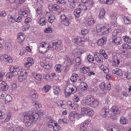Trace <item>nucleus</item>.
Listing matches in <instances>:
<instances>
[{"instance_id": "1", "label": "nucleus", "mask_w": 131, "mask_h": 131, "mask_svg": "<svg viewBox=\"0 0 131 131\" xmlns=\"http://www.w3.org/2000/svg\"><path fill=\"white\" fill-rule=\"evenodd\" d=\"M34 122L33 119L31 118L30 114L26 113L24 114V122L26 126L28 127L30 126Z\"/></svg>"}, {"instance_id": "2", "label": "nucleus", "mask_w": 131, "mask_h": 131, "mask_svg": "<svg viewBox=\"0 0 131 131\" xmlns=\"http://www.w3.org/2000/svg\"><path fill=\"white\" fill-rule=\"evenodd\" d=\"M97 31L100 33V34L103 35L107 34L108 32L112 31L110 27L109 29L108 27L107 28L106 26H98L96 27Z\"/></svg>"}, {"instance_id": "3", "label": "nucleus", "mask_w": 131, "mask_h": 131, "mask_svg": "<svg viewBox=\"0 0 131 131\" xmlns=\"http://www.w3.org/2000/svg\"><path fill=\"white\" fill-rule=\"evenodd\" d=\"M8 61L10 63L12 62V60L10 57L5 54L1 56V62L2 64H6Z\"/></svg>"}, {"instance_id": "4", "label": "nucleus", "mask_w": 131, "mask_h": 131, "mask_svg": "<svg viewBox=\"0 0 131 131\" xmlns=\"http://www.w3.org/2000/svg\"><path fill=\"white\" fill-rule=\"evenodd\" d=\"M61 23L67 26H68L69 24V21L68 18L64 15H61L60 16Z\"/></svg>"}, {"instance_id": "5", "label": "nucleus", "mask_w": 131, "mask_h": 131, "mask_svg": "<svg viewBox=\"0 0 131 131\" xmlns=\"http://www.w3.org/2000/svg\"><path fill=\"white\" fill-rule=\"evenodd\" d=\"M61 23L67 26H68L69 24V21L68 18L64 15H61L60 16Z\"/></svg>"}, {"instance_id": "6", "label": "nucleus", "mask_w": 131, "mask_h": 131, "mask_svg": "<svg viewBox=\"0 0 131 131\" xmlns=\"http://www.w3.org/2000/svg\"><path fill=\"white\" fill-rule=\"evenodd\" d=\"M73 86V85L71 84L67 86L64 89V93L66 96H69L71 94V87Z\"/></svg>"}, {"instance_id": "7", "label": "nucleus", "mask_w": 131, "mask_h": 131, "mask_svg": "<svg viewBox=\"0 0 131 131\" xmlns=\"http://www.w3.org/2000/svg\"><path fill=\"white\" fill-rule=\"evenodd\" d=\"M99 104V103L97 100L94 99L87 104L89 105L91 107L95 108L98 106Z\"/></svg>"}, {"instance_id": "8", "label": "nucleus", "mask_w": 131, "mask_h": 131, "mask_svg": "<svg viewBox=\"0 0 131 131\" xmlns=\"http://www.w3.org/2000/svg\"><path fill=\"white\" fill-rule=\"evenodd\" d=\"M82 116L81 114L80 115L79 114H78L76 112L73 111L70 113L69 117H70L71 118H75L77 117H81Z\"/></svg>"}, {"instance_id": "9", "label": "nucleus", "mask_w": 131, "mask_h": 131, "mask_svg": "<svg viewBox=\"0 0 131 131\" xmlns=\"http://www.w3.org/2000/svg\"><path fill=\"white\" fill-rule=\"evenodd\" d=\"M106 38L104 37L98 40L97 43L98 45L102 46L106 43Z\"/></svg>"}, {"instance_id": "10", "label": "nucleus", "mask_w": 131, "mask_h": 131, "mask_svg": "<svg viewBox=\"0 0 131 131\" xmlns=\"http://www.w3.org/2000/svg\"><path fill=\"white\" fill-rule=\"evenodd\" d=\"M31 115V118L33 119L34 121H37L39 117V115L36 111H34Z\"/></svg>"}, {"instance_id": "11", "label": "nucleus", "mask_w": 131, "mask_h": 131, "mask_svg": "<svg viewBox=\"0 0 131 131\" xmlns=\"http://www.w3.org/2000/svg\"><path fill=\"white\" fill-rule=\"evenodd\" d=\"M111 110L114 114L118 115L119 114L120 111L118 109V107L116 106H113L111 109Z\"/></svg>"}, {"instance_id": "12", "label": "nucleus", "mask_w": 131, "mask_h": 131, "mask_svg": "<svg viewBox=\"0 0 131 131\" xmlns=\"http://www.w3.org/2000/svg\"><path fill=\"white\" fill-rule=\"evenodd\" d=\"M110 110L109 109L106 107H104L101 110V114L103 115V117H105L108 114Z\"/></svg>"}, {"instance_id": "13", "label": "nucleus", "mask_w": 131, "mask_h": 131, "mask_svg": "<svg viewBox=\"0 0 131 131\" xmlns=\"http://www.w3.org/2000/svg\"><path fill=\"white\" fill-rule=\"evenodd\" d=\"M8 86L7 85V84L4 82L3 81L1 84V89L2 90L5 91L8 89Z\"/></svg>"}, {"instance_id": "14", "label": "nucleus", "mask_w": 131, "mask_h": 131, "mask_svg": "<svg viewBox=\"0 0 131 131\" xmlns=\"http://www.w3.org/2000/svg\"><path fill=\"white\" fill-rule=\"evenodd\" d=\"M60 46V44L58 42H53L50 43V48H52V49L55 50L57 47H58Z\"/></svg>"}, {"instance_id": "15", "label": "nucleus", "mask_w": 131, "mask_h": 131, "mask_svg": "<svg viewBox=\"0 0 131 131\" xmlns=\"http://www.w3.org/2000/svg\"><path fill=\"white\" fill-rule=\"evenodd\" d=\"M9 131H23L22 128L19 127H10L8 129Z\"/></svg>"}, {"instance_id": "16", "label": "nucleus", "mask_w": 131, "mask_h": 131, "mask_svg": "<svg viewBox=\"0 0 131 131\" xmlns=\"http://www.w3.org/2000/svg\"><path fill=\"white\" fill-rule=\"evenodd\" d=\"M25 35L21 32L18 33V39L19 40V41L22 42L25 39Z\"/></svg>"}, {"instance_id": "17", "label": "nucleus", "mask_w": 131, "mask_h": 131, "mask_svg": "<svg viewBox=\"0 0 131 131\" xmlns=\"http://www.w3.org/2000/svg\"><path fill=\"white\" fill-rule=\"evenodd\" d=\"M46 46H44L43 44H40V45L38 47V51L40 53H44V51H45L46 48Z\"/></svg>"}, {"instance_id": "18", "label": "nucleus", "mask_w": 131, "mask_h": 131, "mask_svg": "<svg viewBox=\"0 0 131 131\" xmlns=\"http://www.w3.org/2000/svg\"><path fill=\"white\" fill-rule=\"evenodd\" d=\"M88 88V86L86 83L83 82L81 83L80 88L82 90H86Z\"/></svg>"}, {"instance_id": "19", "label": "nucleus", "mask_w": 131, "mask_h": 131, "mask_svg": "<svg viewBox=\"0 0 131 131\" xmlns=\"http://www.w3.org/2000/svg\"><path fill=\"white\" fill-rule=\"evenodd\" d=\"M88 22L89 25L91 27L93 26L95 22L94 19L92 17L88 18Z\"/></svg>"}, {"instance_id": "20", "label": "nucleus", "mask_w": 131, "mask_h": 131, "mask_svg": "<svg viewBox=\"0 0 131 131\" xmlns=\"http://www.w3.org/2000/svg\"><path fill=\"white\" fill-rule=\"evenodd\" d=\"M51 7L52 9L55 10L57 11H58L60 7L57 4H54L53 5H49V7Z\"/></svg>"}, {"instance_id": "21", "label": "nucleus", "mask_w": 131, "mask_h": 131, "mask_svg": "<svg viewBox=\"0 0 131 131\" xmlns=\"http://www.w3.org/2000/svg\"><path fill=\"white\" fill-rule=\"evenodd\" d=\"M94 99L93 96L90 95H88L86 97V100L85 101L86 103L87 104Z\"/></svg>"}, {"instance_id": "22", "label": "nucleus", "mask_w": 131, "mask_h": 131, "mask_svg": "<svg viewBox=\"0 0 131 131\" xmlns=\"http://www.w3.org/2000/svg\"><path fill=\"white\" fill-rule=\"evenodd\" d=\"M81 9L80 8H77L74 12V14L75 16L77 18H79L80 16V14L81 13Z\"/></svg>"}, {"instance_id": "23", "label": "nucleus", "mask_w": 131, "mask_h": 131, "mask_svg": "<svg viewBox=\"0 0 131 131\" xmlns=\"http://www.w3.org/2000/svg\"><path fill=\"white\" fill-rule=\"evenodd\" d=\"M3 45L5 44V46L6 47V48L7 50H10L12 48L11 43L10 42H5L3 41Z\"/></svg>"}, {"instance_id": "24", "label": "nucleus", "mask_w": 131, "mask_h": 131, "mask_svg": "<svg viewBox=\"0 0 131 131\" xmlns=\"http://www.w3.org/2000/svg\"><path fill=\"white\" fill-rule=\"evenodd\" d=\"M21 75L18 77L19 80L20 82H23L27 78V75H23V73L22 74H20Z\"/></svg>"}, {"instance_id": "25", "label": "nucleus", "mask_w": 131, "mask_h": 131, "mask_svg": "<svg viewBox=\"0 0 131 131\" xmlns=\"http://www.w3.org/2000/svg\"><path fill=\"white\" fill-rule=\"evenodd\" d=\"M121 39L120 37H117L113 40V42H114L117 45H120L122 43V41H121Z\"/></svg>"}, {"instance_id": "26", "label": "nucleus", "mask_w": 131, "mask_h": 131, "mask_svg": "<svg viewBox=\"0 0 131 131\" xmlns=\"http://www.w3.org/2000/svg\"><path fill=\"white\" fill-rule=\"evenodd\" d=\"M78 77V75L76 73H74L72 75L71 78L70 80L73 82H75L77 80V78Z\"/></svg>"}, {"instance_id": "27", "label": "nucleus", "mask_w": 131, "mask_h": 131, "mask_svg": "<svg viewBox=\"0 0 131 131\" xmlns=\"http://www.w3.org/2000/svg\"><path fill=\"white\" fill-rule=\"evenodd\" d=\"M54 93L55 94H58L60 91L59 87L57 86H54L53 87Z\"/></svg>"}, {"instance_id": "28", "label": "nucleus", "mask_w": 131, "mask_h": 131, "mask_svg": "<svg viewBox=\"0 0 131 131\" xmlns=\"http://www.w3.org/2000/svg\"><path fill=\"white\" fill-rule=\"evenodd\" d=\"M54 126L53 129L55 131H58L60 129V127L59 126L58 124H57V123H54Z\"/></svg>"}, {"instance_id": "29", "label": "nucleus", "mask_w": 131, "mask_h": 131, "mask_svg": "<svg viewBox=\"0 0 131 131\" xmlns=\"http://www.w3.org/2000/svg\"><path fill=\"white\" fill-rule=\"evenodd\" d=\"M33 77L38 80L40 81L41 79L42 75L40 74H37V73H35L34 74Z\"/></svg>"}, {"instance_id": "30", "label": "nucleus", "mask_w": 131, "mask_h": 131, "mask_svg": "<svg viewBox=\"0 0 131 131\" xmlns=\"http://www.w3.org/2000/svg\"><path fill=\"white\" fill-rule=\"evenodd\" d=\"M120 123L122 124H125L128 123V120L123 117H122L120 119Z\"/></svg>"}, {"instance_id": "31", "label": "nucleus", "mask_w": 131, "mask_h": 131, "mask_svg": "<svg viewBox=\"0 0 131 131\" xmlns=\"http://www.w3.org/2000/svg\"><path fill=\"white\" fill-rule=\"evenodd\" d=\"M105 13V11L104 9H103L102 10L100 11V13L99 15V17L100 19H102L103 18Z\"/></svg>"}, {"instance_id": "32", "label": "nucleus", "mask_w": 131, "mask_h": 131, "mask_svg": "<svg viewBox=\"0 0 131 131\" xmlns=\"http://www.w3.org/2000/svg\"><path fill=\"white\" fill-rule=\"evenodd\" d=\"M100 1L104 4H109L111 3H112L113 0H100Z\"/></svg>"}, {"instance_id": "33", "label": "nucleus", "mask_w": 131, "mask_h": 131, "mask_svg": "<svg viewBox=\"0 0 131 131\" xmlns=\"http://www.w3.org/2000/svg\"><path fill=\"white\" fill-rule=\"evenodd\" d=\"M123 39L126 42L131 43V39L128 37L125 36L123 37Z\"/></svg>"}, {"instance_id": "34", "label": "nucleus", "mask_w": 131, "mask_h": 131, "mask_svg": "<svg viewBox=\"0 0 131 131\" xmlns=\"http://www.w3.org/2000/svg\"><path fill=\"white\" fill-rule=\"evenodd\" d=\"M89 108V107H83L81 108V111L82 113L86 115Z\"/></svg>"}, {"instance_id": "35", "label": "nucleus", "mask_w": 131, "mask_h": 131, "mask_svg": "<svg viewBox=\"0 0 131 131\" xmlns=\"http://www.w3.org/2000/svg\"><path fill=\"white\" fill-rule=\"evenodd\" d=\"M124 75L125 77L128 79H129L131 78V73L128 71L125 72Z\"/></svg>"}, {"instance_id": "36", "label": "nucleus", "mask_w": 131, "mask_h": 131, "mask_svg": "<svg viewBox=\"0 0 131 131\" xmlns=\"http://www.w3.org/2000/svg\"><path fill=\"white\" fill-rule=\"evenodd\" d=\"M15 75H16V74H14V73L9 72L7 74L6 76L8 78L10 79L14 77Z\"/></svg>"}, {"instance_id": "37", "label": "nucleus", "mask_w": 131, "mask_h": 131, "mask_svg": "<svg viewBox=\"0 0 131 131\" xmlns=\"http://www.w3.org/2000/svg\"><path fill=\"white\" fill-rule=\"evenodd\" d=\"M8 20L10 22L14 23L15 21V18H13L10 16H8Z\"/></svg>"}, {"instance_id": "38", "label": "nucleus", "mask_w": 131, "mask_h": 131, "mask_svg": "<svg viewBox=\"0 0 131 131\" xmlns=\"http://www.w3.org/2000/svg\"><path fill=\"white\" fill-rule=\"evenodd\" d=\"M87 59L89 62H90L91 63L93 62L94 61V58L93 56L89 55L88 56Z\"/></svg>"}, {"instance_id": "39", "label": "nucleus", "mask_w": 131, "mask_h": 131, "mask_svg": "<svg viewBox=\"0 0 131 131\" xmlns=\"http://www.w3.org/2000/svg\"><path fill=\"white\" fill-rule=\"evenodd\" d=\"M57 3L60 5H64L66 4L65 1L64 0H57Z\"/></svg>"}, {"instance_id": "40", "label": "nucleus", "mask_w": 131, "mask_h": 131, "mask_svg": "<svg viewBox=\"0 0 131 131\" xmlns=\"http://www.w3.org/2000/svg\"><path fill=\"white\" fill-rule=\"evenodd\" d=\"M89 32L88 30L86 29H83L81 30V33L84 36H85Z\"/></svg>"}, {"instance_id": "41", "label": "nucleus", "mask_w": 131, "mask_h": 131, "mask_svg": "<svg viewBox=\"0 0 131 131\" xmlns=\"http://www.w3.org/2000/svg\"><path fill=\"white\" fill-rule=\"evenodd\" d=\"M72 41L75 43L78 44V43L81 42V39L80 38H74L73 39Z\"/></svg>"}, {"instance_id": "42", "label": "nucleus", "mask_w": 131, "mask_h": 131, "mask_svg": "<svg viewBox=\"0 0 131 131\" xmlns=\"http://www.w3.org/2000/svg\"><path fill=\"white\" fill-rule=\"evenodd\" d=\"M77 91L76 88L73 85V86L71 87V94L75 93Z\"/></svg>"}, {"instance_id": "43", "label": "nucleus", "mask_w": 131, "mask_h": 131, "mask_svg": "<svg viewBox=\"0 0 131 131\" xmlns=\"http://www.w3.org/2000/svg\"><path fill=\"white\" fill-rule=\"evenodd\" d=\"M116 74L117 75H119L121 76L122 75V71L119 69L116 68Z\"/></svg>"}, {"instance_id": "44", "label": "nucleus", "mask_w": 131, "mask_h": 131, "mask_svg": "<svg viewBox=\"0 0 131 131\" xmlns=\"http://www.w3.org/2000/svg\"><path fill=\"white\" fill-rule=\"evenodd\" d=\"M6 96L5 95L3 94H2V95H1V101L2 102H6Z\"/></svg>"}, {"instance_id": "45", "label": "nucleus", "mask_w": 131, "mask_h": 131, "mask_svg": "<svg viewBox=\"0 0 131 131\" xmlns=\"http://www.w3.org/2000/svg\"><path fill=\"white\" fill-rule=\"evenodd\" d=\"M65 59V60L67 61V62L69 63L68 64H69V65L71 66L72 62L71 59H70L67 56H66Z\"/></svg>"}, {"instance_id": "46", "label": "nucleus", "mask_w": 131, "mask_h": 131, "mask_svg": "<svg viewBox=\"0 0 131 131\" xmlns=\"http://www.w3.org/2000/svg\"><path fill=\"white\" fill-rule=\"evenodd\" d=\"M103 67V70L104 73H107L109 72V70L106 67H104L103 65H102L101 66V67Z\"/></svg>"}, {"instance_id": "47", "label": "nucleus", "mask_w": 131, "mask_h": 131, "mask_svg": "<svg viewBox=\"0 0 131 131\" xmlns=\"http://www.w3.org/2000/svg\"><path fill=\"white\" fill-rule=\"evenodd\" d=\"M75 60L77 65H80L81 63L80 57H78Z\"/></svg>"}, {"instance_id": "48", "label": "nucleus", "mask_w": 131, "mask_h": 131, "mask_svg": "<svg viewBox=\"0 0 131 131\" xmlns=\"http://www.w3.org/2000/svg\"><path fill=\"white\" fill-rule=\"evenodd\" d=\"M120 62L119 60H114L113 62V64L114 66H117L118 65Z\"/></svg>"}, {"instance_id": "49", "label": "nucleus", "mask_w": 131, "mask_h": 131, "mask_svg": "<svg viewBox=\"0 0 131 131\" xmlns=\"http://www.w3.org/2000/svg\"><path fill=\"white\" fill-rule=\"evenodd\" d=\"M15 73L16 72L17 73V74L18 75H20L19 74H22L23 73V71H20V70H19V68H17L16 69L15 68Z\"/></svg>"}, {"instance_id": "50", "label": "nucleus", "mask_w": 131, "mask_h": 131, "mask_svg": "<svg viewBox=\"0 0 131 131\" xmlns=\"http://www.w3.org/2000/svg\"><path fill=\"white\" fill-rule=\"evenodd\" d=\"M55 17L53 16H49L48 17V21L51 23H52L54 21Z\"/></svg>"}, {"instance_id": "51", "label": "nucleus", "mask_w": 131, "mask_h": 131, "mask_svg": "<svg viewBox=\"0 0 131 131\" xmlns=\"http://www.w3.org/2000/svg\"><path fill=\"white\" fill-rule=\"evenodd\" d=\"M61 67V65L60 64H58V66L56 68V71L58 73L60 72L61 71V70L60 69V68Z\"/></svg>"}, {"instance_id": "52", "label": "nucleus", "mask_w": 131, "mask_h": 131, "mask_svg": "<svg viewBox=\"0 0 131 131\" xmlns=\"http://www.w3.org/2000/svg\"><path fill=\"white\" fill-rule=\"evenodd\" d=\"M96 60L100 63H102L103 62V60L102 58H99L98 57H96L95 59Z\"/></svg>"}, {"instance_id": "53", "label": "nucleus", "mask_w": 131, "mask_h": 131, "mask_svg": "<svg viewBox=\"0 0 131 131\" xmlns=\"http://www.w3.org/2000/svg\"><path fill=\"white\" fill-rule=\"evenodd\" d=\"M51 88V86L48 85H46L44 87V90L46 92H48Z\"/></svg>"}, {"instance_id": "54", "label": "nucleus", "mask_w": 131, "mask_h": 131, "mask_svg": "<svg viewBox=\"0 0 131 131\" xmlns=\"http://www.w3.org/2000/svg\"><path fill=\"white\" fill-rule=\"evenodd\" d=\"M119 129L117 126H115L110 129L111 131H118Z\"/></svg>"}, {"instance_id": "55", "label": "nucleus", "mask_w": 131, "mask_h": 131, "mask_svg": "<svg viewBox=\"0 0 131 131\" xmlns=\"http://www.w3.org/2000/svg\"><path fill=\"white\" fill-rule=\"evenodd\" d=\"M37 13L38 14H40L42 12V9L41 7H39L36 9Z\"/></svg>"}, {"instance_id": "56", "label": "nucleus", "mask_w": 131, "mask_h": 131, "mask_svg": "<svg viewBox=\"0 0 131 131\" xmlns=\"http://www.w3.org/2000/svg\"><path fill=\"white\" fill-rule=\"evenodd\" d=\"M27 11L26 10H22V15L25 17H27L28 16V14L27 12Z\"/></svg>"}, {"instance_id": "57", "label": "nucleus", "mask_w": 131, "mask_h": 131, "mask_svg": "<svg viewBox=\"0 0 131 131\" xmlns=\"http://www.w3.org/2000/svg\"><path fill=\"white\" fill-rule=\"evenodd\" d=\"M44 31L45 32L47 33H48L51 32L52 31V28H49V27L47 28H46L45 29Z\"/></svg>"}, {"instance_id": "58", "label": "nucleus", "mask_w": 131, "mask_h": 131, "mask_svg": "<svg viewBox=\"0 0 131 131\" xmlns=\"http://www.w3.org/2000/svg\"><path fill=\"white\" fill-rule=\"evenodd\" d=\"M122 46L123 49H129L130 45H129L128 44L125 43L124 45H122Z\"/></svg>"}, {"instance_id": "59", "label": "nucleus", "mask_w": 131, "mask_h": 131, "mask_svg": "<svg viewBox=\"0 0 131 131\" xmlns=\"http://www.w3.org/2000/svg\"><path fill=\"white\" fill-rule=\"evenodd\" d=\"M27 61L28 63H32V64L34 63L33 60L31 58H28L27 59Z\"/></svg>"}, {"instance_id": "60", "label": "nucleus", "mask_w": 131, "mask_h": 131, "mask_svg": "<svg viewBox=\"0 0 131 131\" xmlns=\"http://www.w3.org/2000/svg\"><path fill=\"white\" fill-rule=\"evenodd\" d=\"M123 20L125 24H128L129 23V20L127 17H125L123 19Z\"/></svg>"}, {"instance_id": "61", "label": "nucleus", "mask_w": 131, "mask_h": 131, "mask_svg": "<svg viewBox=\"0 0 131 131\" xmlns=\"http://www.w3.org/2000/svg\"><path fill=\"white\" fill-rule=\"evenodd\" d=\"M117 54L116 53H112V56L113 57V59L114 60H118L117 59Z\"/></svg>"}, {"instance_id": "62", "label": "nucleus", "mask_w": 131, "mask_h": 131, "mask_svg": "<svg viewBox=\"0 0 131 131\" xmlns=\"http://www.w3.org/2000/svg\"><path fill=\"white\" fill-rule=\"evenodd\" d=\"M6 101L10 102L11 101L12 97L9 95H6Z\"/></svg>"}, {"instance_id": "63", "label": "nucleus", "mask_w": 131, "mask_h": 131, "mask_svg": "<svg viewBox=\"0 0 131 131\" xmlns=\"http://www.w3.org/2000/svg\"><path fill=\"white\" fill-rule=\"evenodd\" d=\"M111 23L112 24V25L110 27V28H111V30H112L113 29V28L114 26H116V22H114L113 21H112Z\"/></svg>"}, {"instance_id": "64", "label": "nucleus", "mask_w": 131, "mask_h": 131, "mask_svg": "<svg viewBox=\"0 0 131 131\" xmlns=\"http://www.w3.org/2000/svg\"><path fill=\"white\" fill-rule=\"evenodd\" d=\"M105 84L104 82H102L100 86V88L104 90L105 87Z\"/></svg>"}]
</instances>
